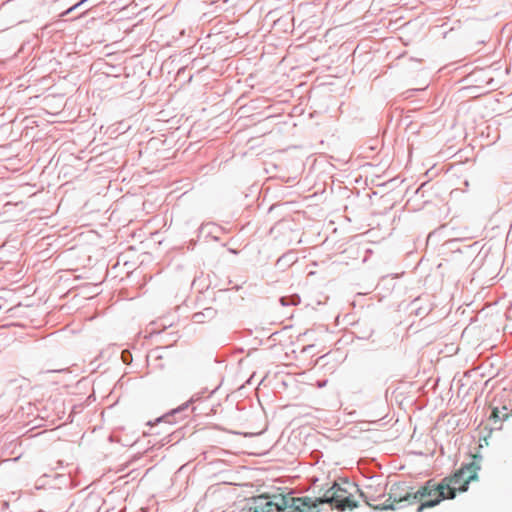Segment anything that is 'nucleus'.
<instances>
[{
	"mask_svg": "<svg viewBox=\"0 0 512 512\" xmlns=\"http://www.w3.org/2000/svg\"><path fill=\"white\" fill-rule=\"evenodd\" d=\"M474 461L469 464L463 465L453 475L442 479V489L445 491L448 499H453L456 492H465L468 489V484L477 479L480 465L475 461L476 455L473 456Z\"/></svg>",
	"mask_w": 512,
	"mask_h": 512,
	"instance_id": "f257e3e1",
	"label": "nucleus"
},
{
	"mask_svg": "<svg viewBox=\"0 0 512 512\" xmlns=\"http://www.w3.org/2000/svg\"><path fill=\"white\" fill-rule=\"evenodd\" d=\"M349 488H355L348 482L343 485L334 483L324 494L322 498H318L319 504L329 503L331 506L338 510L344 511L346 509L352 510L357 507V502L354 500Z\"/></svg>",
	"mask_w": 512,
	"mask_h": 512,
	"instance_id": "f03ea898",
	"label": "nucleus"
},
{
	"mask_svg": "<svg viewBox=\"0 0 512 512\" xmlns=\"http://www.w3.org/2000/svg\"><path fill=\"white\" fill-rule=\"evenodd\" d=\"M442 483H436L429 480L424 486L414 492V504L420 503L417 512H422L425 508H431L439 504L442 500L448 499L444 489L441 488Z\"/></svg>",
	"mask_w": 512,
	"mask_h": 512,
	"instance_id": "7ed1b4c3",
	"label": "nucleus"
},
{
	"mask_svg": "<svg viewBox=\"0 0 512 512\" xmlns=\"http://www.w3.org/2000/svg\"><path fill=\"white\" fill-rule=\"evenodd\" d=\"M414 492L406 490L405 486L401 483H395L390 487L388 498L385 499L384 503H370L368 505L376 510H395L401 507L402 503L407 505L414 504Z\"/></svg>",
	"mask_w": 512,
	"mask_h": 512,
	"instance_id": "20e7f679",
	"label": "nucleus"
},
{
	"mask_svg": "<svg viewBox=\"0 0 512 512\" xmlns=\"http://www.w3.org/2000/svg\"><path fill=\"white\" fill-rule=\"evenodd\" d=\"M281 504H284V494H261L248 500L247 511L280 512Z\"/></svg>",
	"mask_w": 512,
	"mask_h": 512,
	"instance_id": "39448f33",
	"label": "nucleus"
},
{
	"mask_svg": "<svg viewBox=\"0 0 512 512\" xmlns=\"http://www.w3.org/2000/svg\"><path fill=\"white\" fill-rule=\"evenodd\" d=\"M318 498L292 497L284 495V504H281L280 512H319Z\"/></svg>",
	"mask_w": 512,
	"mask_h": 512,
	"instance_id": "423d86ee",
	"label": "nucleus"
},
{
	"mask_svg": "<svg viewBox=\"0 0 512 512\" xmlns=\"http://www.w3.org/2000/svg\"><path fill=\"white\" fill-rule=\"evenodd\" d=\"M87 0H81L79 1L78 3H76L75 5H73L72 7H70L69 9H67L66 11H64L61 16H66L68 15L69 13H71L73 10H75L76 8H78L79 6H81L82 4H84Z\"/></svg>",
	"mask_w": 512,
	"mask_h": 512,
	"instance_id": "0eeeda50",
	"label": "nucleus"
},
{
	"mask_svg": "<svg viewBox=\"0 0 512 512\" xmlns=\"http://www.w3.org/2000/svg\"><path fill=\"white\" fill-rule=\"evenodd\" d=\"M368 502H370V503H374V504H375V503H384V501H381V500H380V499H378V498H372V497H370L369 499H367V500H366V503H367V504H368Z\"/></svg>",
	"mask_w": 512,
	"mask_h": 512,
	"instance_id": "6e6552de",
	"label": "nucleus"
},
{
	"mask_svg": "<svg viewBox=\"0 0 512 512\" xmlns=\"http://www.w3.org/2000/svg\"><path fill=\"white\" fill-rule=\"evenodd\" d=\"M423 186H424V184H422L419 188H417V189L415 190V193L420 192V190L423 188Z\"/></svg>",
	"mask_w": 512,
	"mask_h": 512,
	"instance_id": "1a4fd4ad",
	"label": "nucleus"
}]
</instances>
